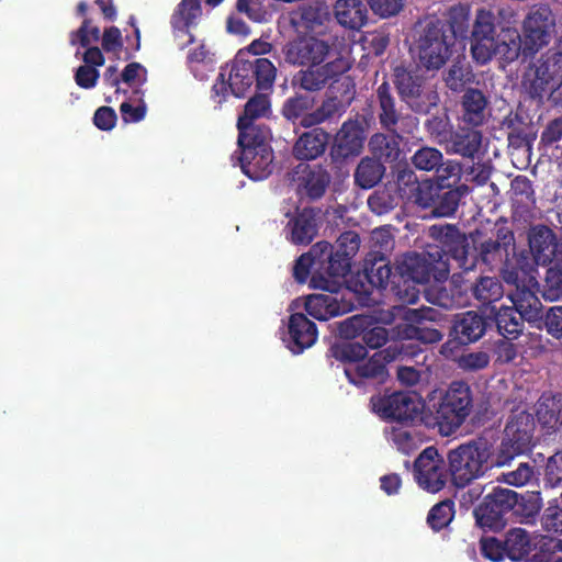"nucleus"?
Listing matches in <instances>:
<instances>
[{"label":"nucleus","mask_w":562,"mask_h":562,"mask_svg":"<svg viewBox=\"0 0 562 562\" xmlns=\"http://www.w3.org/2000/svg\"><path fill=\"white\" fill-rule=\"evenodd\" d=\"M431 237L442 241L451 259L464 271L473 270L479 262L490 270L507 265L515 250L514 233L508 227H499L480 243L471 234L468 236L456 225H432Z\"/></svg>","instance_id":"1"},{"label":"nucleus","mask_w":562,"mask_h":562,"mask_svg":"<svg viewBox=\"0 0 562 562\" xmlns=\"http://www.w3.org/2000/svg\"><path fill=\"white\" fill-rule=\"evenodd\" d=\"M277 69L268 58H256L254 61L245 60L240 50L234 59L228 77L222 70L211 89V99L221 106L228 94L244 98L251 88L259 91L271 90Z\"/></svg>","instance_id":"2"},{"label":"nucleus","mask_w":562,"mask_h":562,"mask_svg":"<svg viewBox=\"0 0 562 562\" xmlns=\"http://www.w3.org/2000/svg\"><path fill=\"white\" fill-rule=\"evenodd\" d=\"M449 474L456 487H465L496 467L492 441L484 437L471 439L450 450L447 456Z\"/></svg>","instance_id":"3"},{"label":"nucleus","mask_w":562,"mask_h":562,"mask_svg":"<svg viewBox=\"0 0 562 562\" xmlns=\"http://www.w3.org/2000/svg\"><path fill=\"white\" fill-rule=\"evenodd\" d=\"M473 408L471 386L464 381H453L437 404L423 418L427 427L437 428L441 436L454 434L470 416Z\"/></svg>","instance_id":"4"},{"label":"nucleus","mask_w":562,"mask_h":562,"mask_svg":"<svg viewBox=\"0 0 562 562\" xmlns=\"http://www.w3.org/2000/svg\"><path fill=\"white\" fill-rule=\"evenodd\" d=\"M439 243V246H429L424 254H406L396 266L400 277L422 284L429 283L431 280L447 281L451 256L443 243Z\"/></svg>","instance_id":"5"},{"label":"nucleus","mask_w":562,"mask_h":562,"mask_svg":"<svg viewBox=\"0 0 562 562\" xmlns=\"http://www.w3.org/2000/svg\"><path fill=\"white\" fill-rule=\"evenodd\" d=\"M393 82L401 100L415 113L426 114L439 102L437 91L427 86L419 65L396 66L393 69Z\"/></svg>","instance_id":"6"},{"label":"nucleus","mask_w":562,"mask_h":562,"mask_svg":"<svg viewBox=\"0 0 562 562\" xmlns=\"http://www.w3.org/2000/svg\"><path fill=\"white\" fill-rule=\"evenodd\" d=\"M370 405L373 413L382 419L412 426L427 415L424 414L425 403L412 392L397 391L371 396Z\"/></svg>","instance_id":"7"},{"label":"nucleus","mask_w":562,"mask_h":562,"mask_svg":"<svg viewBox=\"0 0 562 562\" xmlns=\"http://www.w3.org/2000/svg\"><path fill=\"white\" fill-rule=\"evenodd\" d=\"M536 423L533 417L520 412L514 415L505 426L504 436L496 453V467L508 465L516 457L531 451Z\"/></svg>","instance_id":"8"},{"label":"nucleus","mask_w":562,"mask_h":562,"mask_svg":"<svg viewBox=\"0 0 562 562\" xmlns=\"http://www.w3.org/2000/svg\"><path fill=\"white\" fill-rule=\"evenodd\" d=\"M490 326V318L475 311L457 314L448 339L440 347V355L447 359H456L461 347L479 341Z\"/></svg>","instance_id":"9"},{"label":"nucleus","mask_w":562,"mask_h":562,"mask_svg":"<svg viewBox=\"0 0 562 562\" xmlns=\"http://www.w3.org/2000/svg\"><path fill=\"white\" fill-rule=\"evenodd\" d=\"M518 493L513 490L495 487L473 510L476 525L484 531H501L517 503Z\"/></svg>","instance_id":"10"},{"label":"nucleus","mask_w":562,"mask_h":562,"mask_svg":"<svg viewBox=\"0 0 562 562\" xmlns=\"http://www.w3.org/2000/svg\"><path fill=\"white\" fill-rule=\"evenodd\" d=\"M449 468L435 446L426 447L414 462V477L423 490L437 493L448 481Z\"/></svg>","instance_id":"11"},{"label":"nucleus","mask_w":562,"mask_h":562,"mask_svg":"<svg viewBox=\"0 0 562 562\" xmlns=\"http://www.w3.org/2000/svg\"><path fill=\"white\" fill-rule=\"evenodd\" d=\"M311 285L329 292L311 294L306 297L304 307L313 318L327 321L349 311L347 304L338 299L337 291L330 286V281L323 274L314 273L311 278Z\"/></svg>","instance_id":"12"},{"label":"nucleus","mask_w":562,"mask_h":562,"mask_svg":"<svg viewBox=\"0 0 562 562\" xmlns=\"http://www.w3.org/2000/svg\"><path fill=\"white\" fill-rule=\"evenodd\" d=\"M366 140L363 120L358 116L345 121L338 131L330 149L335 161H342L349 157L358 156Z\"/></svg>","instance_id":"13"},{"label":"nucleus","mask_w":562,"mask_h":562,"mask_svg":"<svg viewBox=\"0 0 562 562\" xmlns=\"http://www.w3.org/2000/svg\"><path fill=\"white\" fill-rule=\"evenodd\" d=\"M330 181V173L319 164L300 165L295 171L296 193L310 201L323 198Z\"/></svg>","instance_id":"14"},{"label":"nucleus","mask_w":562,"mask_h":562,"mask_svg":"<svg viewBox=\"0 0 562 562\" xmlns=\"http://www.w3.org/2000/svg\"><path fill=\"white\" fill-rule=\"evenodd\" d=\"M394 273L392 272L391 261L382 251H369L363 262L362 277L367 281V285L361 282L362 293L370 295L373 290L386 289L389 283L392 284Z\"/></svg>","instance_id":"15"},{"label":"nucleus","mask_w":562,"mask_h":562,"mask_svg":"<svg viewBox=\"0 0 562 562\" xmlns=\"http://www.w3.org/2000/svg\"><path fill=\"white\" fill-rule=\"evenodd\" d=\"M386 363L382 350L360 363L346 366L344 373L349 383L356 386H364L368 383H384L389 376Z\"/></svg>","instance_id":"16"},{"label":"nucleus","mask_w":562,"mask_h":562,"mask_svg":"<svg viewBox=\"0 0 562 562\" xmlns=\"http://www.w3.org/2000/svg\"><path fill=\"white\" fill-rule=\"evenodd\" d=\"M329 52L328 43L318 37H295L286 48V60L294 65H321Z\"/></svg>","instance_id":"17"},{"label":"nucleus","mask_w":562,"mask_h":562,"mask_svg":"<svg viewBox=\"0 0 562 562\" xmlns=\"http://www.w3.org/2000/svg\"><path fill=\"white\" fill-rule=\"evenodd\" d=\"M317 327L303 313H293L289 317L288 334L283 339L286 347L294 353L300 355L312 347L317 340Z\"/></svg>","instance_id":"18"},{"label":"nucleus","mask_w":562,"mask_h":562,"mask_svg":"<svg viewBox=\"0 0 562 562\" xmlns=\"http://www.w3.org/2000/svg\"><path fill=\"white\" fill-rule=\"evenodd\" d=\"M452 37H418L415 52L420 65L427 70L440 69L451 55L450 46L453 44L448 42Z\"/></svg>","instance_id":"19"},{"label":"nucleus","mask_w":562,"mask_h":562,"mask_svg":"<svg viewBox=\"0 0 562 562\" xmlns=\"http://www.w3.org/2000/svg\"><path fill=\"white\" fill-rule=\"evenodd\" d=\"M559 238L549 226L539 224L530 227L528 245L535 262L538 266H548L552 262L553 249Z\"/></svg>","instance_id":"20"},{"label":"nucleus","mask_w":562,"mask_h":562,"mask_svg":"<svg viewBox=\"0 0 562 562\" xmlns=\"http://www.w3.org/2000/svg\"><path fill=\"white\" fill-rule=\"evenodd\" d=\"M446 281H435L425 290L426 300L445 310L460 308L469 304V295L467 289H462L460 284L450 283L449 286L443 284Z\"/></svg>","instance_id":"21"},{"label":"nucleus","mask_w":562,"mask_h":562,"mask_svg":"<svg viewBox=\"0 0 562 562\" xmlns=\"http://www.w3.org/2000/svg\"><path fill=\"white\" fill-rule=\"evenodd\" d=\"M476 126H459L451 133V138L445 145L448 154L460 155L474 159L482 146V133Z\"/></svg>","instance_id":"22"},{"label":"nucleus","mask_w":562,"mask_h":562,"mask_svg":"<svg viewBox=\"0 0 562 562\" xmlns=\"http://www.w3.org/2000/svg\"><path fill=\"white\" fill-rule=\"evenodd\" d=\"M334 246V263L331 269L339 278H345L351 269L352 259L360 247V237L353 231L344 232Z\"/></svg>","instance_id":"23"},{"label":"nucleus","mask_w":562,"mask_h":562,"mask_svg":"<svg viewBox=\"0 0 562 562\" xmlns=\"http://www.w3.org/2000/svg\"><path fill=\"white\" fill-rule=\"evenodd\" d=\"M238 161L241 171L251 180L267 179L273 171V150L263 148L251 150L246 157V151L240 153Z\"/></svg>","instance_id":"24"},{"label":"nucleus","mask_w":562,"mask_h":562,"mask_svg":"<svg viewBox=\"0 0 562 562\" xmlns=\"http://www.w3.org/2000/svg\"><path fill=\"white\" fill-rule=\"evenodd\" d=\"M304 132L293 146V155L299 160H313L322 156L329 142V134L321 127Z\"/></svg>","instance_id":"25"},{"label":"nucleus","mask_w":562,"mask_h":562,"mask_svg":"<svg viewBox=\"0 0 562 562\" xmlns=\"http://www.w3.org/2000/svg\"><path fill=\"white\" fill-rule=\"evenodd\" d=\"M334 13L342 27L353 32L360 31L368 23L369 10L360 0H337Z\"/></svg>","instance_id":"26"},{"label":"nucleus","mask_w":562,"mask_h":562,"mask_svg":"<svg viewBox=\"0 0 562 562\" xmlns=\"http://www.w3.org/2000/svg\"><path fill=\"white\" fill-rule=\"evenodd\" d=\"M318 212L313 207H304L288 224L290 240L295 245L312 243L318 232Z\"/></svg>","instance_id":"27"},{"label":"nucleus","mask_w":562,"mask_h":562,"mask_svg":"<svg viewBox=\"0 0 562 562\" xmlns=\"http://www.w3.org/2000/svg\"><path fill=\"white\" fill-rule=\"evenodd\" d=\"M328 20L329 13L325 7L307 5L291 18V23L297 35H310V33L324 35V32L318 29L324 26Z\"/></svg>","instance_id":"28"},{"label":"nucleus","mask_w":562,"mask_h":562,"mask_svg":"<svg viewBox=\"0 0 562 562\" xmlns=\"http://www.w3.org/2000/svg\"><path fill=\"white\" fill-rule=\"evenodd\" d=\"M512 16L507 11L499 9L496 13L492 10L481 8L476 11L473 29L469 35H493L496 31L501 33L510 32Z\"/></svg>","instance_id":"29"},{"label":"nucleus","mask_w":562,"mask_h":562,"mask_svg":"<svg viewBox=\"0 0 562 562\" xmlns=\"http://www.w3.org/2000/svg\"><path fill=\"white\" fill-rule=\"evenodd\" d=\"M487 104V98L480 89H467L461 98L463 122L472 126L482 125L486 117Z\"/></svg>","instance_id":"30"},{"label":"nucleus","mask_w":562,"mask_h":562,"mask_svg":"<svg viewBox=\"0 0 562 562\" xmlns=\"http://www.w3.org/2000/svg\"><path fill=\"white\" fill-rule=\"evenodd\" d=\"M238 128V146L240 153L246 151V156L251 150H261L263 148H271L269 140L271 138V131L265 124H245L237 125Z\"/></svg>","instance_id":"31"},{"label":"nucleus","mask_w":562,"mask_h":562,"mask_svg":"<svg viewBox=\"0 0 562 562\" xmlns=\"http://www.w3.org/2000/svg\"><path fill=\"white\" fill-rule=\"evenodd\" d=\"M512 302L525 321L540 328L543 321L542 304L533 291L528 288H517Z\"/></svg>","instance_id":"32"},{"label":"nucleus","mask_w":562,"mask_h":562,"mask_svg":"<svg viewBox=\"0 0 562 562\" xmlns=\"http://www.w3.org/2000/svg\"><path fill=\"white\" fill-rule=\"evenodd\" d=\"M525 35H551L555 29V18L548 4L531 7L524 20Z\"/></svg>","instance_id":"33"},{"label":"nucleus","mask_w":562,"mask_h":562,"mask_svg":"<svg viewBox=\"0 0 562 562\" xmlns=\"http://www.w3.org/2000/svg\"><path fill=\"white\" fill-rule=\"evenodd\" d=\"M491 310L494 317L490 321L495 323L499 335L508 339H516L520 336L525 318L514 306H501L498 310L492 306Z\"/></svg>","instance_id":"34"},{"label":"nucleus","mask_w":562,"mask_h":562,"mask_svg":"<svg viewBox=\"0 0 562 562\" xmlns=\"http://www.w3.org/2000/svg\"><path fill=\"white\" fill-rule=\"evenodd\" d=\"M376 101L379 103V121L383 128L389 132L396 133V125L401 114L396 110V101L392 94L391 86L387 81H383L375 91Z\"/></svg>","instance_id":"35"},{"label":"nucleus","mask_w":562,"mask_h":562,"mask_svg":"<svg viewBox=\"0 0 562 562\" xmlns=\"http://www.w3.org/2000/svg\"><path fill=\"white\" fill-rule=\"evenodd\" d=\"M385 167L382 161L366 156L360 159L353 172L355 184L363 190L374 188L383 178Z\"/></svg>","instance_id":"36"},{"label":"nucleus","mask_w":562,"mask_h":562,"mask_svg":"<svg viewBox=\"0 0 562 562\" xmlns=\"http://www.w3.org/2000/svg\"><path fill=\"white\" fill-rule=\"evenodd\" d=\"M469 192L467 184H462L456 188L441 189L436 195V202L431 210V214L435 217H447L456 213L460 200L463 195Z\"/></svg>","instance_id":"37"},{"label":"nucleus","mask_w":562,"mask_h":562,"mask_svg":"<svg viewBox=\"0 0 562 562\" xmlns=\"http://www.w3.org/2000/svg\"><path fill=\"white\" fill-rule=\"evenodd\" d=\"M505 553L513 561L526 559L531 550V539L529 532L522 528H513L506 532Z\"/></svg>","instance_id":"38"},{"label":"nucleus","mask_w":562,"mask_h":562,"mask_svg":"<svg viewBox=\"0 0 562 562\" xmlns=\"http://www.w3.org/2000/svg\"><path fill=\"white\" fill-rule=\"evenodd\" d=\"M470 290L482 306H490L504 295L503 284L495 277H481L470 286Z\"/></svg>","instance_id":"39"},{"label":"nucleus","mask_w":562,"mask_h":562,"mask_svg":"<svg viewBox=\"0 0 562 562\" xmlns=\"http://www.w3.org/2000/svg\"><path fill=\"white\" fill-rule=\"evenodd\" d=\"M347 109L339 103V100H336L328 94H325L319 106H317L314 111H311L307 116L304 117L302 122L303 127H313L317 126L324 122H327L334 117H340L345 114Z\"/></svg>","instance_id":"40"},{"label":"nucleus","mask_w":562,"mask_h":562,"mask_svg":"<svg viewBox=\"0 0 562 562\" xmlns=\"http://www.w3.org/2000/svg\"><path fill=\"white\" fill-rule=\"evenodd\" d=\"M369 150L373 155L372 158L393 162L401 155L400 143L394 136L376 133L369 140Z\"/></svg>","instance_id":"41"},{"label":"nucleus","mask_w":562,"mask_h":562,"mask_svg":"<svg viewBox=\"0 0 562 562\" xmlns=\"http://www.w3.org/2000/svg\"><path fill=\"white\" fill-rule=\"evenodd\" d=\"M200 15V0H182L171 16V25L175 31L188 32Z\"/></svg>","instance_id":"42"},{"label":"nucleus","mask_w":562,"mask_h":562,"mask_svg":"<svg viewBox=\"0 0 562 562\" xmlns=\"http://www.w3.org/2000/svg\"><path fill=\"white\" fill-rule=\"evenodd\" d=\"M271 103L267 93L259 92L251 97L244 105L243 113L238 116L237 125L255 124L256 120L269 116Z\"/></svg>","instance_id":"43"},{"label":"nucleus","mask_w":562,"mask_h":562,"mask_svg":"<svg viewBox=\"0 0 562 562\" xmlns=\"http://www.w3.org/2000/svg\"><path fill=\"white\" fill-rule=\"evenodd\" d=\"M474 80L475 75L472 67L464 59L456 60L445 75L446 86L454 92L463 91Z\"/></svg>","instance_id":"44"},{"label":"nucleus","mask_w":562,"mask_h":562,"mask_svg":"<svg viewBox=\"0 0 562 562\" xmlns=\"http://www.w3.org/2000/svg\"><path fill=\"white\" fill-rule=\"evenodd\" d=\"M327 72L322 69V66H310L306 69L300 70L293 77V86L308 92H316L322 90L328 82Z\"/></svg>","instance_id":"45"},{"label":"nucleus","mask_w":562,"mask_h":562,"mask_svg":"<svg viewBox=\"0 0 562 562\" xmlns=\"http://www.w3.org/2000/svg\"><path fill=\"white\" fill-rule=\"evenodd\" d=\"M422 352V349L415 342L414 339L405 338L402 335V338L398 340L392 341L386 348L382 350L384 355V359L390 363L394 361H408L416 357H418Z\"/></svg>","instance_id":"46"},{"label":"nucleus","mask_w":562,"mask_h":562,"mask_svg":"<svg viewBox=\"0 0 562 562\" xmlns=\"http://www.w3.org/2000/svg\"><path fill=\"white\" fill-rule=\"evenodd\" d=\"M310 258L313 259L315 270L318 272H325L330 278H339V274L335 273L331 269L334 263V246L328 241L322 240L314 244L311 249L306 252Z\"/></svg>","instance_id":"47"},{"label":"nucleus","mask_w":562,"mask_h":562,"mask_svg":"<svg viewBox=\"0 0 562 562\" xmlns=\"http://www.w3.org/2000/svg\"><path fill=\"white\" fill-rule=\"evenodd\" d=\"M471 8L468 3H458L451 5L445 14L447 30L451 35H468L470 29Z\"/></svg>","instance_id":"48"},{"label":"nucleus","mask_w":562,"mask_h":562,"mask_svg":"<svg viewBox=\"0 0 562 562\" xmlns=\"http://www.w3.org/2000/svg\"><path fill=\"white\" fill-rule=\"evenodd\" d=\"M314 106V98L299 94L288 98L281 109L282 115L293 123L300 120V125L302 126V122L304 117L310 113Z\"/></svg>","instance_id":"49"},{"label":"nucleus","mask_w":562,"mask_h":562,"mask_svg":"<svg viewBox=\"0 0 562 562\" xmlns=\"http://www.w3.org/2000/svg\"><path fill=\"white\" fill-rule=\"evenodd\" d=\"M330 352L336 360L347 366L360 363L367 358L368 355L366 346L355 341H346L334 345L330 348Z\"/></svg>","instance_id":"50"},{"label":"nucleus","mask_w":562,"mask_h":562,"mask_svg":"<svg viewBox=\"0 0 562 562\" xmlns=\"http://www.w3.org/2000/svg\"><path fill=\"white\" fill-rule=\"evenodd\" d=\"M542 508V499L539 493H528L526 495L517 496V503L514 507V513L520 517L524 524L535 522L537 516Z\"/></svg>","instance_id":"51"},{"label":"nucleus","mask_w":562,"mask_h":562,"mask_svg":"<svg viewBox=\"0 0 562 562\" xmlns=\"http://www.w3.org/2000/svg\"><path fill=\"white\" fill-rule=\"evenodd\" d=\"M326 94L339 100V103L348 109L356 97V82L351 76H342L329 81Z\"/></svg>","instance_id":"52"},{"label":"nucleus","mask_w":562,"mask_h":562,"mask_svg":"<svg viewBox=\"0 0 562 562\" xmlns=\"http://www.w3.org/2000/svg\"><path fill=\"white\" fill-rule=\"evenodd\" d=\"M213 53L211 49L204 44H199L198 47L190 49L188 54V64L190 66L191 72L199 80H205L206 75L204 70H210L213 64Z\"/></svg>","instance_id":"53"},{"label":"nucleus","mask_w":562,"mask_h":562,"mask_svg":"<svg viewBox=\"0 0 562 562\" xmlns=\"http://www.w3.org/2000/svg\"><path fill=\"white\" fill-rule=\"evenodd\" d=\"M537 76L547 79L555 89L562 86V53H555L551 57L541 60L536 67Z\"/></svg>","instance_id":"54"},{"label":"nucleus","mask_w":562,"mask_h":562,"mask_svg":"<svg viewBox=\"0 0 562 562\" xmlns=\"http://www.w3.org/2000/svg\"><path fill=\"white\" fill-rule=\"evenodd\" d=\"M454 517V503L445 499L431 507L427 516V522L434 531L446 528Z\"/></svg>","instance_id":"55"},{"label":"nucleus","mask_w":562,"mask_h":562,"mask_svg":"<svg viewBox=\"0 0 562 562\" xmlns=\"http://www.w3.org/2000/svg\"><path fill=\"white\" fill-rule=\"evenodd\" d=\"M425 130L440 145H446L451 138L452 126L447 113L436 114L425 121Z\"/></svg>","instance_id":"56"},{"label":"nucleus","mask_w":562,"mask_h":562,"mask_svg":"<svg viewBox=\"0 0 562 562\" xmlns=\"http://www.w3.org/2000/svg\"><path fill=\"white\" fill-rule=\"evenodd\" d=\"M462 167L461 164L456 160H447L441 162L440 167L436 169L435 182L441 188H456L462 186Z\"/></svg>","instance_id":"57"},{"label":"nucleus","mask_w":562,"mask_h":562,"mask_svg":"<svg viewBox=\"0 0 562 562\" xmlns=\"http://www.w3.org/2000/svg\"><path fill=\"white\" fill-rule=\"evenodd\" d=\"M419 282L401 278L395 269L391 289L393 293L405 304H415L419 300Z\"/></svg>","instance_id":"58"},{"label":"nucleus","mask_w":562,"mask_h":562,"mask_svg":"<svg viewBox=\"0 0 562 562\" xmlns=\"http://www.w3.org/2000/svg\"><path fill=\"white\" fill-rule=\"evenodd\" d=\"M468 40V37H461ZM473 58L481 65L496 57V40L501 37H469Z\"/></svg>","instance_id":"59"},{"label":"nucleus","mask_w":562,"mask_h":562,"mask_svg":"<svg viewBox=\"0 0 562 562\" xmlns=\"http://www.w3.org/2000/svg\"><path fill=\"white\" fill-rule=\"evenodd\" d=\"M442 153L434 147H422L412 157V164L418 170L432 171L442 162Z\"/></svg>","instance_id":"60"},{"label":"nucleus","mask_w":562,"mask_h":562,"mask_svg":"<svg viewBox=\"0 0 562 562\" xmlns=\"http://www.w3.org/2000/svg\"><path fill=\"white\" fill-rule=\"evenodd\" d=\"M535 476V465L530 462H521L515 470L506 471L497 476V481L512 486L521 487L528 484Z\"/></svg>","instance_id":"61"},{"label":"nucleus","mask_w":562,"mask_h":562,"mask_svg":"<svg viewBox=\"0 0 562 562\" xmlns=\"http://www.w3.org/2000/svg\"><path fill=\"white\" fill-rule=\"evenodd\" d=\"M440 187L431 180L418 182L412 190L411 199L423 209L434 207Z\"/></svg>","instance_id":"62"},{"label":"nucleus","mask_w":562,"mask_h":562,"mask_svg":"<svg viewBox=\"0 0 562 562\" xmlns=\"http://www.w3.org/2000/svg\"><path fill=\"white\" fill-rule=\"evenodd\" d=\"M503 124L507 130V140L509 146L520 148L528 144L526 126L518 114H509L505 117Z\"/></svg>","instance_id":"63"},{"label":"nucleus","mask_w":562,"mask_h":562,"mask_svg":"<svg viewBox=\"0 0 562 562\" xmlns=\"http://www.w3.org/2000/svg\"><path fill=\"white\" fill-rule=\"evenodd\" d=\"M546 301L554 302L562 299V272L548 268L541 290Z\"/></svg>","instance_id":"64"}]
</instances>
